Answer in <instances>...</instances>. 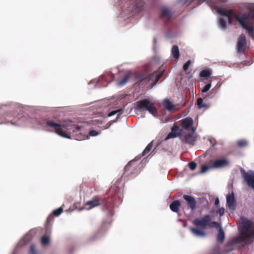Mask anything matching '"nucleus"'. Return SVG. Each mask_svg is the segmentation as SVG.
Instances as JSON below:
<instances>
[{
  "label": "nucleus",
  "mask_w": 254,
  "mask_h": 254,
  "mask_svg": "<svg viewBox=\"0 0 254 254\" xmlns=\"http://www.w3.org/2000/svg\"><path fill=\"white\" fill-rule=\"evenodd\" d=\"M219 200L218 198L216 199L215 200V205H217L219 204Z\"/></svg>",
  "instance_id": "nucleus-46"
},
{
  "label": "nucleus",
  "mask_w": 254,
  "mask_h": 254,
  "mask_svg": "<svg viewBox=\"0 0 254 254\" xmlns=\"http://www.w3.org/2000/svg\"><path fill=\"white\" fill-rule=\"evenodd\" d=\"M136 109L139 111L146 110L154 117H156L158 115L157 108L154 106L153 103L150 102L149 99H144L136 102Z\"/></svg>",
  "instance_id": "nucleus-6"
},
{
  "label": "nucleus",
  "mask_w": 254,
  "mask_h": 254,
  "mask_svg": "<svg viewBox=\"0 0 254 254\" xmlns=\"http://www.w3.org/2000/svg\"><path fill=\"white\" fill-rule=\"evenodd\" d=\"M219 25L221 28L225 30L227 28L226 21L222 18L219 19Z\"/></svg>",
  "instance_id": "nucleus-30"
},
{
  "label": "nucleus",
  "mask_w": 254,
  "mask_h": 254,
  "mask_svg": "<svg viewBox=\"0 0 254 254\" xmlns=\"http://www.w3.org/2000/svg\"><path fill=\"white\" fill-rule=\"evenodd\" d=\"M99 132L95 130H90L89 132V135L92 136H95L97 135Z\"/></svg>",
  "instance_id": "nucleus-39"
},
{
  "label": "nucleus",
  "mask_w": 254,
  "mask_h": 254,
  "mask_svg": "<svg viewBox=\"0 0 254 254\" xmlns=\"http://www.w3.org/2000/svg\"><path fill=\"white\" fill-rule=\"evenodd\" d=\"M247 144L248 143L246 140H240L237 142L238 146L241 147H245Z\"/></svg>",
  "instance_id": "nucleus-33"
},
{
  "label": "nucleus",
  "mask_w": 254,
  "mask_h": 254,
  "mask_svg": "<svg viewBox=\"0 0 254 254\" xmlns=\"http://www.w3.org/2000/svg\"><path fill=\"white\" fill-rule=\"evenodd\" d=\"M174 12V10L167 6H162L160 9V17L165 23H167L172 19Z\"/></svg>",
  "instance_id": "nucleus-7"
},
{
  "label": "nucleus",
  "mask_w": 254,
  "mask_h": 254,
  "mask_svg": "<svg viewBox=\"0 0 254 254\" xmlns=\"http://www.w3.org/2000/svg\"><path fill=\"white\" fill-rule=\"evenodd\" d=\"M54 216L51 214L47 218L46 223L45 224V227L46 230L48 229L49 226L51 225V223L53 221Z\"/></svg>",
  "instance_id": "nucleus-27"
},
{
  "label": "nucleus",
  "mask_w": 254,
  "mask_h": 254,
  "mask_svg": "<svg viewBox=\"0 0 254 254\" xmlns=\"http://www.w3.org/2000/svg\"><path fill=\"white\" fill-rule=\"evenodd\" d=\"M216 93V91L215 90H214L213 89L211 90L209 93L208 96L209 98H213L215 96Z\"/></svg>",
  "instance_id": "nucleus-40"
},
{
  "label": "nucleus",
  "mask_w": 254,
  "mask_h": 254,
  "mask_svg": "<svg viewBox=\"0 0 254 254\" xmlns=\"http://www.w3.org/2000/svg\"><path fill=\"white\" fill-rule=\"evenodd\" d=\"M183 198L186 200L187 206L191 210L193 211L196 207V201L192 196L184 194L183 196Z\"/></svg>",
  "instance_id": "nucleus-12"
},
{
  "label": "nucleus",
  "mask_w": 254,
  "mask_h": 254,
  "mask_svg": "<svg viewBox=\"0 0 254 254\" xmlns=\"http://www.w3.org/2000/svg\"><path fill=\"white\" fill-rule=\"evenodd\" d=\"M116 111L117 112V114H118L117 117L119 118L120 115H122L124 113V110L123 109H120L116 110Z\"/></svg>",
  "instance_id": "nucleus-42"
},
{
  "label": "nucleus",
  "mask_w": 254,
  "mask_h": 254,
  "mask_svg": "<svg viewBox=\"0 0 254 254\" xmlns=\"http://www.w3.org/2000/svg\"><path fill=\"white\" fill-rule=\"evenodd\" d=\"M240 235L233 240L234 244H240L246 242L248 239L254 238V230L253 229V222L246 220L241 224L240 230Z\"/></svg>",
  "instance_id": "nucleus-4"
},
{
  "label": "nucleus",
  "mask_w": 254,
  "mask_h": 254,
  "mask_svg": "<svg viewBox=\"0 0 254 254\" xmlns=\"http://www.w3.org/2000/svg\"><path fill=\"white\" fill-rule=\"evenodd\" d=\"M163 105L165 107V108L167 109L168 110H172L173 108V105L172 104L171 102L169 100H165L164 101Z\"/></svg>",
  "instance_id": "nucleus-26"
},
{
  "label": "nucleus",
  "mask_w": 254,
  "mask_h": 254,
  "mask_svg": "<svg viewBox=\"0 0 254 254\" xmlns=\"http://www.w3.org/2000/svg\"><path fill=\"white\" fill-rule=\"evenodd\" d=\"M130 77V73H126L123 78L118 83V85L120 86L124 85L128 80Z\"/></svg>",
  "instance_id": "nucleus-24"
},
{
  "label": "nucleus",
  "mask_w": 254,
  "mask_h": 254,
  "mask_svg": "<svg viewBox=\"0 0 254 254\" xmlns=\"http://www.w3.org/2000/svg\"><path fill=\"white\" fill-rule=\"evenodd\" d=\"M248 15V14H247ZM251 16V18L254 20V9L252 10L249 14V17Z\"/></svg>",
  "instance_id": "nucleus-43"
},
{
  "label": "nucleus",
  "mask_w": 254,
  "mask_h": 254,
  "mask_svg": "<svg viewBox=\"0 0 254 254\" xmlns=\"http://www.w3.org/2000/svg\"><path fill=\"white\" fill-rule=\"evenodd\" d=\"M213 168L211 167V164L210 163V165L209 166L207 165H202L201 167V170L200 173L202 174L206 172L207 171H208L209 169H212Z\"/></svg>",
  "instance_id": "nucleus-31"
},
{
  "label": "nucleus",
  "mask_w": 254,
  "mask_h": 254,
  "mask_svg": "<svg viewBox=\"0 0 254 254\" xmlns=\"http://www.w3.org/2000/svg\"><path fill=\"white\" fill-rule=\"evenodd\" d=\"M119 181L116 182L113 185L108 193V195L110 197H107L102 198L98 195L95 196L93 198L87 201L85 204V207L87 210H90L94 207L103 205L104 209L111 212V209L115 204V201L120 200L122 199L123 196L122 194V189L120 188L119 185Z\"/></svg>",
  "instance_id": "nucleus-1"
},
{
  "label": "nucleus",
  "mask_w": 254,
  "mask_h": 254,
  "mask_svg": "<svg viewBox=\"0 0 254 254\" xmlns=\"http://www.w3.org/2000/svg\"><path fill=\"white\" fill-rule=\"evenodd\" d=\"M193 122L191 118H187L181 121V126L185 129L189 130L191 127L192 132L195 131L194 127H192Z\"/></svg>",
  "instance_id": "nucleus-16"
},
{
  "label": "nucleus",
  "mask_w": 254,
  "mask_h": 254,
  "mask_svg": "<svg viewBox=\"0 0 254 254\" xmlns=\"http://www.w3.org/2000/svg\"><path fill=\"white\" fill-rule=\"evenodd\" d=\"M63 211V209L62 207H60L58 209H56L54 210L52 214L54 216H59L62 212Z\"/></svg>",
  "instance_id": "nucleus-32"
},
{
  "label": "nucleus",
  "mask_w": 254,
  "mask_h": 254,
  "mask_svg": "<svg viewBox=\"0 0 254 254\" xmlns=\"http://www.w3.org/2000/svg\"><path fill=\"white\" fill-rule=\"evenodd\" d=\"M210 163L211 167L215 169L224 168L230 165L229 160L225 157L211 161Z\"/></svg>",
  "instance_id": "nucleus-9"
},
{
  "label": "nucleus",
  "mask_w": 254,
  "mask_h": 254,
  "mask_svg": "<svg viewBox=\"0 0 254 254\" xmlns=\"http://www.w3.org/2000/svg\"><path fill=\"white\" fill-rule=\"evenodd\" d=\"M180 206L181 202L179 200H174L170 204V208L173 212L178 213Z\"/></svg>",
  "instance_id": "nucleus-18"
},
{
  "label": "nucleus",
  "mask_w": 254,
  "mask_h": 254,
  "mask_svg": "<svg viewBox=\"0 0 254 254\" xmlns=\"http://www.w3.org/2000/svg\"><path fill=\"white\" fill-rule=\"evenodd\" d=\"M226 204L229 209L234 210L236 207V200L235 198L234 193L232 192L226 196Z\"/></svg>",
  "instance_id": "nucleus-14"
},
{
  "label": "nucleus",
  "mask_w": 254,
  "mask_h": 254,
  "mask_svg": "<svg viewBox=\"0 0 254 254\" xmlns=\"http://www.w3.org/2000/svg\"><path fill=\"white\" fill-rule=\"evenodd\" d=\"M232 245V244H227V245L226 246V249L227 250H228L229 252H231V251H232L233 250V249H228V248H229L231 247Z\"/></svg>",
  "instance_id": "nucleus-45"
},
{
  "label": "nucleus",
  "mask_w": 254,
  "mask_h": 254,
  "mask_svg": "<svg viewBox=\"0 0 254 254\" xmlns=\"http://www.w3.org/2000/svg\"><path fill=\"white\" fill-rule=\"evenodd\" d=\"M211 85L210 83L206 84L203 87V88L201 89V92L202 93H205V92H207L210 89V88H211Z\"/></svg>",
  "instance_id": "nucleus-35"
},
{
  "label": "nucleus",
  "mask_w": 254,
  "mask_h": 254,
  "mask_svg": "<svg viewBox=\"0 0 254 254\" xmlns=\"http://www.w3.org/2000/svg\"><path fill=\"white\" fill-rule=\"evenodd\" d=\"M188 166L190 168V169L193 171L195 170V169L196 167V164L194 162H190L189 163Z\"/></svg>",
  "instance_id": "nucleus-36"
},
{
  "label": "nucleus",
  "mask_w": 254,
  "mask_h": 254,
  "mask_svg": "<svg viewBox=\"0 0 254 254\" xmlns=\"http://www.w3.org/2000/svg\"><path fill=\"white\" fill-rule=\"evenodd\" d=\"M190 64H191V61L190 60L188 61L183 65V69L185 71H186L188 69Z\"/></svg>",
  "instance_id": "nucleus-37"
},
{
  "label": "nucleus",
  "mask_w": 254,
  "mask_h": 254,
  "mask_svg": "<svg viewBox=\"0 0 254 254\" xmlns=\"http://www.w3.org/2000/svg\"><path fill=\"white\" fill-rule=\"evenodd\" d=\"M171 53L174 59L178 60L179 58L180 52L178 46L174 45L171 49Z\"/></svg>",
  "instance_id": "nucleus-22"
},
{
  "label": "nucleus",
  "mask_w": 254,
  "mask_h": 254,
  "mask_svg": "<svg viewBox=\"0 0 254 254\" xmlns=\"http://www.w3.org/2000/svg\"><path fill=\"white\" fill-rule=\"evenodd\" d=\"M190 229L191 233L196 236L204 237L205 236V232L202 230L193 227H190Z\"/></svg>",
  "instance_id": "nucleus-21"
},
{
  "label": "nucleus",
  "mask_w": 254,
  "mask_h": 254,
  "mask_svg": "<svg viewBox=\"0 0 254 254\" xmlns=\"http://www.w3.org/2000/svg\"><path fill=\"white\" fill-rule=\"evenodd\" d=\"M206 3L213 9H215L216 11L222 16H225L228 17V22L231 24L232 22V18L234 17L237 21L239 22L241 26L245 29L247 30L249 35L254 39V27L253 26L248 25L245 21L249 19V15L246 13L243 14L240 17L236 14L235 12L231 9H226L222 8L216 2L217 1H205ZM221 2H225L226 1H220Z\"/></svg>",
  "instance_id": "nucleus-2"
},
{
  "label": "nucleus",
  "mask_w": 254,
  "mask_h": 254,
  "mask_svg": "<svg viewBox=\"0 0 254 254\" xmlns=\"http://www.w3.org/2000/svg\"><path fill=\"white\" fill-rule=\"evenodd\" d=\"M241 173L248 186L254 189V171H251L249 173L241 168Z\"/></svg>",
  "instance_id": "nucleus-8"
},
{
  "label": "nucleus",
  "mask_w": 254,
  "mask_h": 254,
  "mask_svg": "<svg viewBox=\"0 0 254 254\" xmlns=\"http://www.w3.org/2000/svg\"><path fill=\"white\" fill-rule=\"evenodd\" d=\"M225 238V234L222 228H220L217 235V241L220 243H223Z\"/></svg>",
  "instance_id": "nucleus-23"
},
{
  "label": "nucleus",
  "mask_w": 254,
  "mask_h": 254,
  "mask_svg": "<svg viewBox=\"0 0 254 254\" xmlns=\"http://www.w3.org/2000/svg\"><path fill=\"white\" fill-rule=\"evenodd\" d=\"M30 254H37L35 247L34 245H31L30 248Z\"/></svg>",
  "instance_id": "nucleus-38"
},
{
  "label": "nucleus",
  "mask_w": 254,
  "mask_h": 254,
  "mask_svg": "<svg viewBox=\"0 0 254 254\" xmlns=\"http://www.w3.org/2000/svg\"><path fill=\"white\" fill-rule=\"evenodd\" d=\"M211 220L210 216L208 214L205 215L201 219L196 218L192 223L196 226H200L202 228H205L208 226Z\"/></svg>",
  "instance_id": "nucleus-10"
},
{
  "label": "nucleus",
  "mask_w": 254,
  "mask_h": 254,
  "mask_svg": "<svg viewBox=\"0 0 254 254\" xmlns=\"http://www.w3.org/2000/svg\"><path fill=\"white\" fill-rule=\"evenodd\" d=\"M46 126L53 127L55 132L58 135L65 138H70L69 133H75L76 139L81 140L82 138L78 136L80 134V127L76 126L72 122H64L63 124H58L52 121H47L46 122Z\"/></svg>",
  "instance_id": "nucleus-3"
},
{
  "label": "nucleus",
  "mask_w": 254,
  "mask_h": 254,
  "mask_svg": "<svg viewBox=\"0 0 254 254\" xmlns=\"http://www.w3.org/2000/svg\"><path fill=\"white\" fill-rule=\"evenodd\" d=\"M50 238L48 236H43L42 237L41 239V243L42 245L46 246L49 243Z\"/></svg>",
  "instance_id": "nucleus-28"
},
{
  "label": "nucleus",
  "mask_w": 254,
  "mask_h": 254,
  "mask_svg": "<svg viewBox=\"0 0 254 254\" xmlns=\"http://www.w3.org/2000/svg\"><path fill=\"white\" fill-rule=\"evenodd\" d=\"M196 105L197 106V108L200 109L202 108L208 109L209 105L203 102V99L201 98H198L196 100Z\"/></svg>",
  "instance_id": "nucleus-19"
},
{
  "label": "nucleus",
  "mask_w": 254,
  "mask_h": 254,
  "mask_svg": "<svg viewBox=\"0 0 254 254\" xmlns=\"http://www.w3.org/2000/svg\"><path fill=\"white\" fill-rule=\"evenodd\" d=\"M116 114H117V112L116 111V110H114V111H113L110 112L108 114V117H111V116H114V115H115Z\"/></svg>",
  "instance_id": "nucleus-44"
},
{
  "label": "nucleus",
  "mask_w": 254,
  "mask_h": 254,
  "mask_svg": "<svg viewBox=\"0 0 254 254\" xmlns=\"http://www.w3.org/2000/svg\"><path fill=\"white\" fill-rule=\"evenodd\" d=\"M133 161H130L128 163V164L126 166L125 168V171L123 174V175L125 176H128L134 173L135 170V167L132 166V163H133Z\"/></svg>",
  "instance_id": "nucleus-17"
},
{
  "label": "nucleus",
  "mask_w": 254,
  "mask_h": 254,
  "mask_svg": "<svg viewBox=\"0 0 254 254\" xmlns=\"http://www.w3.org/2000/svg\"><path fill=\"white\" fill-rule=\"evenodd\" d=\"M153 146V141L150 142L144 149L142 153V156H145L151 150Z\"/></svg>",
  "instance_id": "nucleus-25"
},
{
  "label": "nucleus",
  "mask_w": 254,
  "mask_h": 254,
  "mask_svg": "<svg viewBox=\"0 0 254 254\" xmlns=\"http://www.w3.org/2000/svg\"><path fill=\"white\" fill-rule=\"evenodd\" d=\"M182 129L180 130L179 127L176 125L174 126L171 128V131L167 135L165 138V140H168L172 138H175L181 135V131Z\"/></svg>",
  "instance_id": "nucleus-15"
},
{
  "label": "nucleus",
  "mask_w": 254,
  "mask_h": 254,
  "mask_svg": "<svg viewBox=\"0 0 254 254\" xmlns=\"http://www.w3.org/2000/svg\"><path fill=\"white\" fill-rule=\"evenodd\" d=\"M211 74V71L209 70H203L200 73V76L203 77H208Z\"/></svg>",
  "instance_id": "nucleus-29"
},
{
  "label": "nucleus",
  "mask_w": 254,
  "mask_h": 254,
  "mask_svg": "<svg viewBox=\"0 0 254 254\" xmlns=\"http://www.w3.org/2000/svg\"><path fill=\"white\" fill-rule=\"evenodd\" d=\"M208 226L210 227H215L216 228H221L220 227V224L218 222H215V221H212L210 224L209 223L208 224Z\"/></svg>",
  "instance_id": "nucleus-34"
},
{
  "label": "nucleus",
  "mask_w": 254,
  "mask_h": 254,
  "mask_svg": "<svg viewBox=\"0 0 254 254\" xmlns=\"http://www.w3.org/2000/svg\"><path fill=\"white\" fill-rule=\"evenodd\" d=\"M209 140L211 144H212V146H214L215 145V143L213 142V140L211 139H209Z\"/></svg>",
  "instance_id": "nucleus-47"
},
{
  "label": "nucleus",
  "mask_w": 254,
  "mask_h": 254,
  "mask_svg": "<svg viewBox=\"0 0 254 254\" xmlns=\"http://www.w3.org/2000/svg\"><path fill=\"white\" fill-rule=\"evenodd\" d=\"M217 213H219L220 216H222L225 212V209L223 207L219 208L218 210H217Z\"/></svg>",
  "instance_id": "nucleus-41"
},
{
  "label": "nucleus",
  "mask_w": 254,
  "mask_h": 254,
  "mask_svg": "<svg viewBox=\"0 0 254 254\" xmlns=\"http://www.w3.org/2000/svg\"><path fill=\"white\" fill-rule=\"evenodd\" d=\"M184 140L187 143L193 144L195 141V137L191 134H187L184 136Z\"/></svg>",
  "instance_id": "nucleus-20"
},
{
  "label": "nucleus",
  "mask_w": 254,
  "mask_h": 254,
  "mask_svg": "<svg viewBox=\"0 0 254 254\" xmlns=\"http://www.w3.org/2000/svg\"><path fill=\"white\" fill-rule=\"evenodd\" d=\"M165 70V67L162 65L159 67L156 72H153L148 75L142 74L138 76L137 78L139 81H146L149 82L151 81V87H152L157 83L159 79L161 78Z\"/></svg>",
  "instance_id": "nucleus-5"
},
{
  "label": "nucleus",
  "mask_w": 254,
  "mask_h": 254,
  "mask_svg": "<svg viewBox=\"0 0 254 254\" xmlns=\"http://www.w3.org/2000/svg\"><path fill=\"white\" fill-rule=\"evenodd\" d=\"M246 38L244 34H241L238 40L237 43V53H244L246 47Z\"/></svg>",
  "instance_id": "nucleus-11"
},
{
  "label": "nucleus",
  "mask_w": 254,
  "mask_h": 254,
  "mask_svg": "<svg viewBox=\"0 0 254 254\" xmlns=\"http://www.w3.org/2000/svg\"><path fill=\"white\" fill-rule=\"evenodd\" d=\"M128 4L132 5L131 11L138 13L143 9L144 6V1H129Z\"/></svg>",
  "instance_id": "nucleus-13"
}]
</instances>
